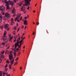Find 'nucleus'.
Listing matches in <instances>:
<instances>
[{"instance_id": "39", "label": "nucleus", "mask_w": 76, "mask_h": 76, "mask_svg": "<svg viewBox=\"0 0 76 76\" xmlns=\"http://www.w3.org/2000/svg\"><path fill=\"white\" fill-rule=\"evenodd\" d=\"M5 1H6L5 0H2V1L3 2H4Z\"/></svg>"}, {"instance_id": "40", "label": "nucleus", "mask_w": 76, "mask_h": 76, "mask_svg": "<svg viewBox=\"0 0 76 76\" xmlns=\"http://www.w3.org/2000/svg\"><path fill=\"white\" fill-rule=\"evenodd\" d=\"M16 29H17V28H16V27H14V30H16Z\"/></svg>"}, {"instance_id": "50", "label": "nucleus", "mask_w": 76, "mask_h": 76, "mask_svg": "<svg viewBox=\"0 0 76 76\" xmlns=\"http://www.w3.org/2000/svg\"><path fill=\"white\" fill-rule=\"evenodd\" d=\"M13 20V18H12L11 20L12 21Z\"/></svg>"}, {"instance_id": "2", "label": "nucleus", "mask_w": 76, "mask_h": 76, "mask_svg": "<svg viewBox=\"0 0 76 76\" xmlns=\"http://www.w3.org/2000/svg\"><path fill=\"white\" fill-rule=\"evenodd\" d=\"M20 37L19 38H18L17 41V42L15 44V47H17V46H18L19 45L18 44H19V42H18L20 40Z\"/></svg>"}, {"instance_id": "56", "label": "nucleus", "mask_w": 76, "mask_h": 76, "mask_svg": "<svg viewBox=\"0 0 76 76\" xmlns=\"http://www.w3.org/2000/svg\"><path fill=\"white\" fill-rule=\"evenodd\" d=\"M7 31H9V28H8L7 29Z\"/></svg>"}, {"instance_id": "49", "label": "nucleus", "mask_w": 76, "mask_h": 76, "mask_svg": "<svg viewBox=\"0 0 76 76\" xmlns=\"http://www.w3.org/2000/svg\"><path fill=\"white\" fill-rule=\"evenodd\" d=\"M1 19H0V23L1 21Z\"/></svg>"}, {"instance_id": "15", "label": "nucleus", "mask_w": 76, "mask_h": 76, "mask_svg": "<svg viewBox=\"0 0 76 76\" xmlns=\"http://www.w3.org/2000/svg\"><path fill=\"white\" fill-rule=\"evenodd\" d=\"M23 2L22 1L21 2H19V6H21V5L22 4H23Z\"/></svg>"}, {"instance_id": "63", "label": "nucleus", "mask_w": 76, "mask_h": 76, "mask_svg": "<svg viewBox=\"0 0 76 76\" xmlns=\"http://www.w3.org/2000/svg\"><path fill=\"white\" fill-rule=\"evenodd\" d=\"M25 48V45L23 47V48L24 49Z\"/></svg>"}, {"instance_id": "45", "label": "nucleus", "mask_w": 76, "mask_h": 76, "mask_svg": "<svg viewBox=\"0 0 76 76\" xmlns=\"http://www.w3.org/2000/svg\"><path fill=\"white\" fill-rule=\"evenodd\" d=\"M18 58H17L15 60L16 61H17V60H18Z\"/></svg>"}, {"instance_id": "20", "label": "nucleus", "mask_w": 76, "mask_h": 76, "mask_svg": "<svg viewBox=\"0 0 76 76\" xmlns=\"http://www.w3.org/2000/svg\"><path fill=\"white\" fill-rule=\"evenodd\" d=\"M19 44H18V46H17H17H18L19 48H20V47H21V46L22 44H20L19 45Z\"/></svg>"}, {"instance_id": "51", "label": "nucleus", "mask_w": 76, "mask_h": 76, "mask_svg": "<svg viewBox=\"0 0 76 76\" xmlns=\"http://www.w3.org/2000/svg\"><path fill=\"white\" fill-rule=\"evenodd\" d=\"M34 34H35V32H33V33L32 35H34Z\"/></svg>"}, {"instance_id": "61", "label": "nucleus", "mask_w": 76, "mask_h": 76, "mask_svg": "<svg viewBox=\"0 0 76 76\" xmlns=\"http://www.w3.org/2000/svg\"><path fill=\"white\" fill-rule=\"evenodd\" d=\"M15 14H14V15L13 16V17H14L15 16Z\"/></svg>"}, {"instance_id": "28", "label": "nucleus", "mask_w": 76, "mask_h": 76, "mask_svg": "<svg viewBox=\"0 0 76 76\" xmlns=\"http://www.w3.org/2000/svg\"><path fill=\"white\" fill-rule=\"evenodd\" d=\"M0 18L1 19H2L3 18V17L0 14Z\"/></svg>"}, {"instance_id": "23", "label": "nucleus", "mask_w": 76, "mask_h": 76, "mask_svg": "<svg viewBox=\"0 0 76 76\" xmlns=\"http://www.w3.org/2000/svg\"><path fill=\"white\" fill-rule=\"evenodd\" d=\"M1 57L2 58H4V56L3 55V54H1Z\"/></svg>"}, {"instance_id": "35", "label": "nucleus", "mask_w": 76, "mask_h": 76, "mask_svg": "<svg viewBox=\"0 0 76 76\" xmlns=\"http://www.w3.org/2000/svg\"><path fill=\"white\" fill-rule=\"evenodd\" d=\"M16 52H14V55L15 56H16Z\"/></svg>"}, {"instance_id": "60", "label": "nucleus", "mask_w": 76, "mask_h": 76, "mask_svg": "<svg viewBox=\"0 0 76 76\" xmlns=\"http://www.w3.org/2000/svg\"><path fill=\"white\" fill-rule=\"evenodd\" d=\"M19 28L18 29V30H17L18 32L19 31Z\"/></svg>"}, {"instance_id": "57", "label": "nucleus", "mask_w": 76, "mask_h": 76, "mask_svg": "<svg viewBox=\"0 0 76 76\" xmlns=\"http://www.w3.org/2000/svg\"><path fill=\"white\" fill-rule=\"evenodd\" d=\"M25 37H24L23 38V39H25Z\"/></svg>"}, {"instance_id": "37", "label": "nucleus", "mask_w": 76, "mask_h": 76, "mask_svg": "<svg viewBox=\"0 0 76 76\" xmlns=\"http://www.w3.org/2000/svg\"><path fill=\"white\" fill-rule=\"evenodd\" d=\"M37 25H39V22H37Z\"/></svg>"}, {"instance_id": "48", "label": "nucleus", "mask_w": 76, "mask_h": 76, "mask_svg": "<svg viewBox=\"0 0 76 76\" xmlns=\"http://www.w3.org/2000/svg\"><path fill=\"white\" fill-rule=\"evenodd\" d=\"M2 61V60L0 59V62H1Z\"/></svg>"}, {"instance_id": "55", "label": "nucleus", "mask_w": 76, "mask_h": 76, "mask_svg": "<svg viewBox=\"0 0 76 76\" xmlns=\"http://www.w3.org/2000/svg\"><path fill=\"white\" fill-rule=\"evenodd\" d=\"M16 39H15V40L14 41V42H15L16 41Z\"/></svg>"}, {"instance_id": "52", "label": "nucleus", "mask_w": 76, "mask_h": 76, "mask_svg": "<svg viewBox=\"0 0 76 76\" xmlns=\"http://www.w3.org/2000/svg\"><path fill=\"white\" fill-rule=\"evenodd\" d=\"M16 25H17V26H18V23H17Z\"/></svg>"}, {"instance_id": "7", "label": "nucleus", "mask_w": 76, "mask_h": 76, "mask_svg": "<svg viewBox=\"0 0 76 76\" xmlns=\"http://www.w3.org/2000/svg\"><path fill=\"white\" fill-rule=\"evenodd\" d=\"M5 8L3 6H1V10L3 11H4V10Z\"/></svg>"}, {"instance_id": "21", "label": "nucleus", "mask_w": 76, "mask_h": 76, "mask_svg": "<svg viewBox=\"0 0 76 76\" xmlns=\"http://www.w3.org/2000/svg\"><path fill=\"white\" fill-rule=\"evenodd\" d=\"M4 50H3L2 52V51H1V54H2L3 55V54H4Z\"/></svg>"}, {"instance_id": "16", "label": "nucleus", "mask_w": 76, "mask_h": 76, "mask_svg": "<svg viewBox=\"0 0 76 76\" xmlns=\"http://www.w3.org/2000/svg\"><path fill=\"white\" fill-rule=\"evenodd\" d=\"M15 47L14 52H16V50H17V49L16 48L17 47V45L16 46V47H15Z\"/></svg>"}, {"instance_id": "22", "label": "nucleus", "mask_w": 76, "mask_h": 76, "mask_svg": "<svg viewBox=\"0 0 76 76\" xmlns=\"http://www.w3.org/2000/svg\"><path fill=\"white\" fill-rule=\"evenodd\" d=\"M2 72L0 71V76H2Z\"/></svg>"}, {"instance_id": "54", "label": "nucleus", "mask_w": 76, "mask_h": 76, "mask_svg": "<svg viewBox=\"0 0 76 76\" xmlns=\"http://www.w3.org/2000/svg\"><path fill=\"white\" fill-rule=\"evenodd\" d=\"M23 27H24V26H22V27H21V28H23Z\"/></svg>"}, {"instance_id": "13", "label": "nucleus", "mask_w": 76, "mask_h": 76, "mask_svg": "<svg viewBox=\"0 0 76 76\" xmlns=\"http://www.w3.org/2000/svg\"><path fill=\"white\" fill-rule=\"evenodd\" d=\"M31 1V0H25V2L26 1L28 2V3H27V4H29L30 2Z\"/></svg>"}, {"instance_id": "34", "label": "nucleus", "mask_w": 76, "mask_h": 76, "mask_svg": "<svg viewBox=\"0 0 76 76\" xmlns=\"http://www.w3.org/2000/svg\"><path fill=\"white\" fill-rule=\"evenodd\" d=\"M11 5H12V6H13V3H12V2H11Z\"/></svg>"}, {"instance_id": "18", "label": "nucleus", "mask_w": 76, "mask_h": 76, "mask_svg": "<svg viewBox=\"0 0 76 76\" xmlns=\"http://www.w3.org/2000/svg\"><path fill=\"white\" fill-rule=\"evenodd\" d=\"M20 17V14H19L18 15V16L16 18H17L18 19Z\"/></svg>"}, {"instance_id": "64", "label": "nucleus", "mask_w": 76, "mask_h": 76, "mask_svg": "<svg viewBox=\"0 0 76 76\" xmlns=\"http://www.w3.org/2000/svg\"><path fill=\"white\" fill-rule=\"evenodd\" d=\"M9 37H11V34H10L9 35Z\"/></svg>"}, {"instance_id": "6", "label": "nucleus", "mask_w": 76, "mask_h": 76, "mask_svg": "<svg viewBox=\"0 0 76 76\" xmlns=\"http://www.w3.org/2000/svg\"><path fill=\"white\" fill-rule=\"evenodd\" d=\"M21 10L22 11H24L25 10V7L23 6L21 8Z\"/></svg>"}, {"instance_id": "53", "label": "nucleus", "mask_w": 76, "mask_h": 76, "mask_svg": "<svg viewBox=\"0 0 76 76\" xmlns=\"http://www.w3.org/2000/svg\"><path fill=\"white\" fill-rule=\"evenodd\" d=\"M9 48H10V46H9L8 47V48H7V49H8Z\"/></svg>"}, {"instance_id": "10", "label": "nucleus", "mask_w": 76, "mask_h": 76, "mask_svg": "<svg viewBox=\"0 0 76 76\" xmlns=\"http://www.w3.org/2000/svg\"><path fill=\"white\" fill-rule=\"evenodd\" d=\"M24 24L26 25H27V20H25L24 21Z\"/></svg>"}, {"instance_id": "41", "label": "nucleus", "mask_w": 76, "mask_h": 76, "mask_svg": "<svg viewBox=\"0 0 76 76\" xmlns=\"http://www.w3.org/2000/svg\"><path fill=\"white\" fill-rule=\"evenodd\" d=\"M1 29H3V26H1Z\"/></svg>"}, {"instance_id": "14", "label": "nucleus", "mask_w": 76, "mask_h": 76, "mask_svg": "<svg viewBox=\"0 0 76 76\" xmlns=\"http://www.w3.org/2000/svg\"><path fill=\"white\" fill-rule=\"evenodd\" d=\"M8 26L9 25L8 24H5L4 27L5 28H8Z\"/></svg>"}, {"instance_id": "42", "label": "nucleus", "mask_w": 76, "mask_h": 76, "mask_svg": "<svg viewBox=\"0 0 76 76\" xmlns=\"http://www.w3.org/2000/svg\"><path fill=\"white\" fill-rule=\"evenodd\" d=\"M5 43V42H3L2 43V44L3 45H4Z\"/></svg>"}, {"instance_id": "24", "label": "nucleus", "mask_w": 76, "mask_h": 76, "mask_svg": "<svg viewBox=\"0 0 76 76\" xmlns=\"http://www.w3.org/2000/svg\"><path fill=\"white\" fill-rule=\"evenodd\" d=\"M11 66H12V65H11V64L9 65V68H10V69H11Z\"/></svg>"}, {"instance_id": "59", "label": "nucleus", "mask_w": 76, "mask_h": 76, "mask_svg": "<svg viewBox=\"0 0 76 76\" xmlns=\"http://www.w3.org/2000/svg\"><path fill=\"white\" fill-rule=\"evenodd\" d=\"M19 21H20V20H17V21H18V22H19Z\"/></svg>"}, {"instance_id": "12", "label": "nucleus", "mask_w": 76, "mask_h": 76, "mask_svg": "<svg viewBox=\"0 0 76 76\" xmlns=\"http://www.w3.org/2000/svg\"><path fill=\"white\" fill-rule=\"evenodd\" d=\"M3 75H4L3 76H5V75H7L8 74V73L7 72H5L4 71L3 72Z\"/></svg>"}, {"instance_id": "46", "label": "nucleus", "mask_w": 76, "mask_h": 76, "mask_svg": "<svg viewBox=\"0 0 76 76\" xmlns=\"http://www.w3.org/2000/svg\"><path fill=\"white\" fill-rule=\"evenodd\" d=\"M22 17H20V20H22Z\"/></svg>"}, {"instance_id": "62", "label": "nucleus", "mask_w": 76, "mask_h": 76, "mask_svg": "<svg viewBox=\"0 0 76 76\" xmlns=\"http://www.w3.org/2000/svg\"><path fill=\"white\" fill-rule=\"evenodd\" d=\"M2 15H4V12L2 13Z\"/></svg>"}, {"instance_id": "47", "label": "nucleus", "mask_w": 76, "mask_h": 76, "mask_svg": "<svg viewBox=\"0 0 76 76\" xmlns=\"http://www.w3.org/2000/svg\"><path fill=\"white\" fill-rule=\"evenodd\" d=\"M30 8V7H28V8L27 9V10H29V8Z\"/></svg>"}, {"instance_id": "29", "label": "nucleus", "mask_w": 76, "mask_h": 76, "mask_svg": "<svg viewBox=\"0 0 76 76\" xmlns=\"http://www.w3.org/2000/svg\"><path fill=\"white\" fill-rule=\"evenodd\" d=\"M13 24H14V22L12 21V23H11V25H12Z\"/></svg>"}, {"instance_id": "38", "label": "nucleus", "mask_w": 76, "mask_h": 76, "mask_svg": "<svg viewBox=\"0 0 76 76\" xmlns=\"http://www.w3.org/2000/svg\"><path fill=\"white\" fill-rule=\"evenodd\" d=\"M19 47L17 49V50H19Z\"/></svg>"}, {"instance_id": "3", "label": "nucleus", "mask_w": 76, "mask_h": 76, "mask_svg": "<svg viewBox=\"0 0 76 76\" xmlns=\"http://www.w3.org/2000/svg\"><path fill=\"white\" fill-rule=\"evenodd\" d=\"M2 39L5 42H7L8 41V39L6 37H3L2 38Z\"/></svg>"}, {"instance_id": "5", "label": "nucleus", "mask_w": 76, "mask_h": 76, "mask_svg": "<svg viewBox=\"0 0 76 76\" xmlns=\"http://www.w3.org/2000/svg\"><path fill=\"white\" fill-rule=\"evenodd\" d=\"M28 2H27V1L25 2V3H26V4H24V5H23V6H28V5H30V3H29V4H27V3H28Z\"/></svg>"}, {"instance_id": "4", "label": "nucleus", "mask_w": 76, "mask_h": 76, "mask_svg": "<svg viewBox=\"0 0 76 76\" xmlns=\"http://www.w3.org/2000/svg\"><path fill=\"white\" fill-rule=\"evenodd\" d=\"M11 3L12 1L10 0L9 1H6L5 2V3H6V4H7V5H10L11 4Z\"/></svg>"}, {"instance_id": "31", "label": "nucleus", "mask_w": 76, "mask_h": 76, "mask_svg": "<svg viewBox=\"0 0 76 76\" xmlns=\"http://www.w3.org/2000/svg\"><path fill=\"white\" fill-rule=\"evenodd\" d=\"M17 19H18L17 18H16L15 20V21H16Z\"/></svg>"}, {"instance_id": "25", "label": "nucleus", "mask_w": 76, "mask_h": 76, "mask_svg": "<svg viewBox=\"0 0 76 76\" xmlns=\"http://www.w3.org/2000/svg\"><path fill=\"white\" fill-rule=\"evenodd\" d=\"M22 42L23 41H22V40L20 41L19 42V43H20L21 44H22Z\"/></svg>"}, {"instance_id": "32", "label": "nucleus", "mask_w": 76, "mask_h": 76, "mask_svg": "<svg viewBox=\"0 0 76 76\" xmlns=\"http://www.w3.org/2000/svg\"><path fill=\"white\" fill-rule=\"evenodd\" d=\"M16 38H17V36H16V35H15V37H14V38H15V39H16Z\"/></svg>"}, {"instance_id": "26", "label": "nucleus", "mask_w": 76, "mask_h": 76, "mask_svg": "<svg viewBox=\"0 0 76 76\" xmlns=\"http://www.w3.org/2000/svg\"><path fill=\"white\" fill-rule=\"evenodd\" d=\"M7 70H8V69L7 68H5V71L6 72L7 71Z\"/></svg>"}, {"instance_id": "19", "label": "nucleus", "mask_w": 76, "mask_h": 76, "mask_svg": "<svg viewBox=\"0 0 76 76\" xmlns=\"http://www.w3.org/2000/svg\"><path fill=\"white\" fill-rule=\"evenodd\" d=\"M10 62V61L9 60H7V63L8 64H9Z\"/></svg>"}, {"instance_id": "43", "label": "nucleus", "mask_w": 76, "mask_h": 76, "mask_svg": "<svg viewBox=\"0 0 76 76\" xmlns=\"http://www.w3.org/2000/svg\"><path fill=\"white\" fill-rule=\"evenodd\" d=\"M27 17H25V19H27Z\"/></svg>"}, {"instance_id": "30", "label": "nucleus", "mask_w": 76, "mask_h": 76, "mask_svg": "<svg viewBox=\"0 0 76 76\" xmlns=\"http://www.w3.org/2000/svg\"><path fill=\"white\" fill-rule=\"evenodd\" d=\"M15 31H14L13 32V34H14V35H15Z\"/></svg>"}, {"instance_id": "8", "label": "nucleus", "mask_w": 76, "mask_h": 76, "mask_svg": "<svg viewBox=\"0 0 76 76\" xmlns=\"http://www.w3.org/2000/svg\"><path fill=\"white\" fill-rule=\"evenodd\" d=\"M10 15L8 13H7L5 14V16L6 17L8 18V17H9Z\"/></svg>"}, {"instance_id": "1", "label": "nucleus", "mask_w": 76, "mask_h": 76, "mask_svg": "<svg viewBox=\"0 0 76 76\" xmlns=\"http://www.w3.org/2000/svg\"><path fill=\"white\" fill-rule=\"evenodd\" d=\"M13 56L12 54L11 53V55H9V59L10 60V63L11 64H12L13 63H14V59H13L12 61V59L13 58Z\"/></svg>"}, {"instance_id": "36", "label": "nucleus", "mask_w": 76, "mask_h": 76, "mask_svg": "<svg viewBox=\"0 0 76 76\" xmlns=\"http://www.w3.org/2000/svg\"><path fill=\"white\" fill-rule=\"evenodd\" d=\"M8 52V50H6L5 52V54H7V52Z\"/></svg>"}, {"instance_id": "44", "label": "nucleus", "mask_w": 76, "mask_h": 76, "mask_svg": "<svg viewBox=\"0 0 76 76\" xmlns=\"http://www.w3.org/2000/svg\"><path fill=\"white\" fill-rule=\"evenodd\" d=\"M6 76H10V74H8L7 75H6Z\"/></svg>"}, {"instance_id": "9", "label": "nucleus", "mask_w": 76, "mask_h": 76, "mask_svg": "<svg viewBox=\"0 0 76 76\" xmlns=\"http://www.w3.org/2000/svg\"><path fill=\"white\" fill-rule=\"evenodd\" d=\"M15 8H13V10L12 11V13L13 14L15 13Z\"/></svg>"}, {"instance_id": "17", "label": "nucleus", "mask_w": 76, "mask_h": 76, "mask_svg": "<svg viewBox=\"0 0 76 76\" xmlns=\"http://www.w3.org/2000/svg\"><path fill=\"white\" fill-rule=\"evenodd\" d=\"M6 33H7L6 31H5L4 33L3 37H6L5 35H6Z\"/></svg>"}, {"instance_id": "58", "label": "nucleus", "mask_w": 76, "mask_h": 76, "mask_svg": "<svg viewBox=\"0 0 76 76\" xmlns=\"http://www.w3.org/2000/svg\"><path fill=\"white\" fill-rule=\"evenodd\" d=\"M20 53L19 52L18 53V56L19 55Z\"/></svg>"}, {"instance_id": "33", "label": "nucleus", "mask_w": 76, "mask_h": 76, "mask_svg": "<svg viewBox=\"0 0 76 76\" xmlns=\"http://www.w3.org/2000/svg\"><path fill=\"white\" fill-rule=\"evenodd\" d=\"M7 64H6V66H5V68H7Z\"/></svg>"}, {"instance_id": "27", "label": "nucleus", "mask_w": 76, "mask_h": 76, "mask_svg": "<svg viewBox=\"0 0 76 76\" xmlns=\"http://www.w3.org/2000/svg\"><path fill=\"white\" fill-rule=\"evenodd\" d=\"M13 37V36H12L11 37H10V39L11 40H12V39Z\"/></svg>"}, {"instance_id": "11", "label": "nucleus", "mask_w": 76, "mask_h": 76, "mask_svg": "<svg viewBox=\"0 0 76 76\" xmlns=\"http://www.w3.org/2000/svg\"><path fill=\"white\" fill-rule=\"evenodd\" d=\"M5 6H7V8L6 9V10H7V9H8L9 8L10 6H9V5H8L7 4H6Z\"/></svg>"}]
</instances>
